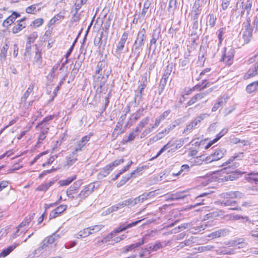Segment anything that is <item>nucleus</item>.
<instances>
[{"label": "nucleus", "mask_w": 258, "mask_h": 258, "mask_svg": "<svg viewBox=\"0 0 258 258\" xmlns=\"http://www.w3.org/2000/svg\"><path fill=\"white\" fill-rule=\"evenodd\" d=\"M239 165L237 162H234L231 166L225 167L221 169L220 172L222 173H226L224 176H221L219 180L222 181H232L237 179L239 176L242 175L245 172H241L238 170H235Z\"/></svg>", "instance_id": "nucleus-1"}, {"label": "nucleus", "mask_w": 258, "mask_h": 258, "mask_svg": "<svg viewBox=\"0 0 258 258\" xmlns=\"http://www.w3.org/2000/svg\"><path fill=\"white\" fill-rule=\"evenodd\" d=\"M146 30L145 28L141 29L138 33L137 38L132 48V51L136 54L138 57L141 52L143 50V46L144 45L145 41L146 39Z\"/></svg>", "instance_id": "nucleus-2"}, {"label": "nucleus", "mask_w": 258, "mask_h": 258, "mask_svg": "<svg viewBox=\"0 0 258 258\" xmlns=\"http://www.w3.org/2000/svg\"><path fill=\"white\" fill-rule=\"evenodd\" d=\"M209 116L208 113H202L192 120L189 123L186 125L182 133L183 134H189L196 127H199L202 120Z\"/></svg>", "instance_id": "nucleus-3"}, {"label": "nucleus", "mask_w": 258, "mask_h": 258, "mask_svg": "<svg viewBox=\"0 0 258 258\" xmlns=\"http://www.w3.org/2000/svg\"><path fill=\"white\" fill-rule=\"evenodd\" d=\"M178 125L176 121L172 122L168 125L162 132H159L156 135L154 136L152 139H150V142H156L163 139L166 135H168L171 131L173 130Z\"/></svg>", "instance_id": "nucleus-4"}, {"label": "nucleus", "mask_w": 258, "mask_h": 258, "mask_svg": "<svg viewBox=\"0 0 258 258\" xmlns=\"http://www.w3.org/2000/svg\"><path fill=\"white\" fill-rule=\"evenodd\" d=\"M95 188L94 183L89 184L83 189L81 192L76 196V199L79 200L78 204L83 202L91 193L94 191Z\"/></svg>", "instance_id": "nucleus-5"}, {"label": "nucleus", "mask_w": 258, "mask_h": 258, "mask_svg": "<svg viewBox=\"0 0 258 258\" xmlns=\"http://www.w3.org/2000/svg\"><path fill=\"white\" fill-rule=\"evenodd\" d=\"M234 53L235 50L233 48L230 47L228 49L226 47H224V52L222 54L221 61H223L227 66H230L233 63Z\"/></svg>", "instance_id": "nucleus-6"}, {"label": "nucleus", "mask_w": 258, "mask_h": 258, "mask_svg": "<svg viewBox=\"0 0 258 258\" xmlns=\"http://www.w3.org/2000/svg\"><path fill=\"white\" fill-rule=\"evenodd\" d=\"M91 136L92 135L91 134L86 135L82 138L79 141L77 142L76 146L72 153L73 155H77L79 152H81L83 150L84 147L90 140Z\"/></svg>", "instance_id": "nucleus-7"}, {"label": "nucleus", "mask_w": 258, "mask_h": 258, "mask_svg": "<svg viewBox=\"0 0 258 258\" xmlns=\"http://www.w3.org/2000/svg\"><path fill=\"white\" fill-rule=\"evenodd\" d=\"M110 71L104 72L102 73H95L94 76V85H105Z\"/></svg>", "instance_id": "nucleus-8"}, {"label": "nucleus", "mask_w": 258, "mask_h": 258, "mask_svg": "<svg viewBox=\"0 0 258 258\" xmlns=\"http://www.w3.org/2000/svg\"><path fill=\"white\" fill-rule=\"evenodd\" d=\"M244 30H243L242 37L244 41L246 42L249 41L250 37L252 36V29L250 27V18L247 17L246 22L244 23Z\"/></svg>", "instance_id": "nucleus-9"}, {"label": "nucleus", "mask_w": 258, "mask_h": 258, "mask_svg": "<svg viewBox=\"0 0 258 258\" xmlns=\"http://www.w3.org/2000/svg\"><path fill=\"white\" fill-rule=\"evenodd\" d=\"M59 237V235L56 233H53L50 236L45 238L42 241L41 245L38 248L37 250L41 251L45 248L49 244H51Z\"/></svg>", "instance_id": "nucleus-10"}, {"label": "nucleus", "mask_w": 258, "mask_h": 258, "mask_svg": "<svg viewBox=\"0 0 258 258\" xmlns=\"http://www.w3.org/2000/svg\"><path fill=\"white\" fill-rule=\"evenodd\" d=\"M201 29H199V23L197 20H195L192 26L190 34L192 44H196V41L199 40Z\"/></svg>", "instance_id": "nucleus-11"}, {"label": "nucleus", "mask_w": 258, "mask_h": 258, "mask_svg": "<svg viewBox=\"0 0 258 258\" xmlns=\"http://www.w3.org/2000/svg\"><path fill=\"white\" fill-rule=\"evenodd\" d=\"M142 220H138L132 222L131 223H123L120 224L119 227L116 228L114 231H112L110 234L112 235H114L115 234L120 233L123 231L125 230L128 228H130L133 226H136L138 224H139Z\"/></svg>", "instance_id": "nucleus-12"}, {"label": "nucleus", "mask_w": 258, "mask_h": 258, "mask_svg": "<svg viewBox=\"0 0 258 258\" xmlns=\"http://www.w3.org/2000/svg\"><path fill=\"white\" fill-rule=\"evenodd\" d=\"M186 192V190H183L181 191H177L176 193L170 194L169 196L166 195H165L166 201H173L180 199H183L187 196V195L185 194Z\"/></svg>", "instance_id": "nucleus-13"}, {"label": "nucleus", "mask_w": 258, "mask_h": 258, "mask_svg": "<svg viewBox=\"0 0 258 258\" xmlns=\"http://www.w3.org/2000/svg\"><path fill=\"white\" fill-rule=\"evenodd\" d=\"M254 60L256 61L255 64L253 67L249 69L247 72L245 74L244 76L245 79H248L258 74V52L257 53L254 55Z\"/></svg>", "instance_id": "nucleus-14"}, {"label": "nucleus", "mask_w": 258, "mask_h": 258, "mask_svg": "<svg viewBox=\"0 0 258 258\" xmlns=\"http://www.w3.org/2000/svg\"><path fill=\"white\" fill-rule=\"evenodd\" d=\"M10 41L6 39L3 46L1 48L0 60L1 62L6 61L7 60V53L10 46Z\"/></svg>", "instance_id": "nucleus-15"}, {"label": "nucleus", "mask_w": 258, "mask_h": 258, "mask_svg": "<svg viewBox=\"0 0 258 258\" xmlns=\"http://www.w3.org/2000/svg\"><path fill=\"white\" fill-rule=\"evenodd\" d=\"M226 150L224 149H217L215 150L213 153H212L209 156L210 162L217 161L222 158L226 153Z\"/></svg>", "instance_id": "nucleus-16"}, {"label": "nucleus", "mask_w": 258, "mask_h": 258, "mask_svg": "<svg viewBox=\"0 0 258 258\" xmlns=\"http://www.w3.org/2000/svg\"><path fill=\"white\" fill-rule=\"evenodd\" d=\"M144 108L141 107L135 113H133L130 118V121L127 122L126 126H131L133 122L136 121L141 116L143 115Z\"/></svg>", "instance_id": "nucleus-17"}, {"label": "nucleus", "mask_w": 258, "mask_h": 258, "mask_svg": "<svg viewBox=\"0 0 258 258\" xmlns=\"http://www.w3.org/2000/svg\"><path fill=\"white\" fill-rule=\"evenodd\" d=\"M34 216H35V214L33 213L32 215H30L25 218L24 220L23 221H22L17 227L18 229H17V231L16 232V233H15L14 234V236H13L14 238H16L17 236L19 235V234L18 233L19 231V229L20 228H22V227L26 226V225H28L30 223V222L34 219Z\"/></svg>", "instance_id": "nucleus-18"}, {"label": "nucleus", "mask_w": 258, "mask_h": 258, "mask_svg": "<svg viewBox=\"0 0 258 258\" xmlns=\"http://www.w3.org/2000/svg\"><path fill=\"white\" fill-rule=\"evenodd\" d=\"M202 7V5L201 0H196L192 8V12L194 14V20L198 19V16L201 13Z\"/></svg>", "instance_id": "nucleus-19"}, {"label": "nucleus", "mask_w": 258, "mask_h": 258, "mask_svg": "<svg viewBox=\"0 0 258 258\" xmlns=\"http://www.w3.org/2000/svg\"><path fill=\"white\" fill-rule=\"evenodd\" d=\"M26 18H23L17 22L18 24L14 26L12 29L13 33L17 34L26 27Z\"/></svg>", "instance_id": "nucleus-20"}, {"label": "nucleus", "mask_w": 258, "mask_h": 258, "mask_svg": "<svg viewBox=\"0 0 258 258\" xmlns=\"http://www.w3.org/2000/svg\"><path fill=\"white\" fill-rule=\"evenodd\" d=\"M35 86V83L32 82L31 83L28 88L26 91L25 92L24 95L22 96L21 99V102L20 103V106L21 107L23 104L24 103V106L26 105V101L29 96L30 95V93L33 91V89Z\"/></svg>", "instance_id": "nucleus-21"}, {"label": "nucleus", "mask_w": 258, "mask_h": 258, "mask_svg": "<svg viewBox=\"0 0 258 258\" xmlns=\"http://www.w3.org/2000/svg\"><path fill=\"white\" fill-rule=\"evenodd\" d=\"M146 238L145 237L142 238L141 239H139L137 242L126 246L123 250V252L126 253L130 251H131L133 249L137 248L140 246L141 245H143L145 243L147 242V240H146Z\"/></svg>", "instance_id": "nucleus-22"}, {"label": "nucleus", "mask_w": 258, "mask_h": 258, "mask_svg": "<svg viewBox=\"0 0 258 258\" xmlns=\"http://www.w3.org/2000/svg\"><path fill=\"white\" fill-rule=\"evenodd\" d=\"M252 6V0H247L244 3V5L242 7H243V10H242L239 13V15L241 16H242L244 12L246 13V17H248V15L250 14V13L251 10V8Z\"/></svg>", "instance_id": "nucleus-23"}, {"label": "nucleus", "mask_w": 258, "mask_h": 258, "mask_svg": "<svg viewBox=\"0 0 258 258\" xmlns=\"http://www.w3.org/2000/svg\"><path fill=\"white\" fill-rule=\"evenodd\" d=\"M138 132V130L135 128L131 133L129 134L128 136L124 137L123 138L121 143L123 144H126L127 143L134 141L136 137L137 136Z\"/></svg>", "instance_id": "nucleus-24"}, {"label": "nucleus", "mask_w": 258, "mask_h": 258, "mask_svg": "<svg viewBox=\"0 0 258 258\" xmlns=\"http://www.w3.org/2000/svg\"><path fill=\"white\" fill-rule=\"evenodd\" d=\"M243 156V153H239L236 155H234L233 156H231L228 160H227L226 162H224L222 165L221 166H231L234 163L233 162L237 159H241Z\"/></svg>", "instance_id": "nucleus-25"}, {"label": "nucleus", "mask_w": 258, "mask_h": 258, "mask_svg": "<svg viewBox=\"0 0 258 258\" xmlns=\"http://www.w3.org/2000/svg\"><path fill=\"white\" fill-rule=\"evenodd\" d=\"M42 59L41 50L36 47L35 49V55L34 57V63L40 68L42 64Z\"/></svg>", "instance_id": "nucleus-26"}, {"label": "nucleus", "mask_w": 258, "mask_h": 258, "mask_svg": "<svg viewBox=\"0 0 258 258\" xmlns=\"http://www.w3.org/2000/svg\"><path fill=\"white\" fill-rule=\"evenodd\" d=\"M170 113L171 110L170 109L163 112L162 114L155 119V126H159L160 123L169 115Z\"/></svg>", "instance_id": "nucleus-27"}, {"label": "nucleus", "mask_w": 258, "mask_h": 258, "mask_svg": "<svg viewBox=\"0 0 258 258\" xmlns=\"http://www.w3.org/2000/svg\"><path fill=\"white\" fill-rule=\"evenodd\" d=\"M82 5H83V4H82L79 0H76L74 5V10H72V13L74 11L73 17L75 18L74 21L76 22L78 21L80 19V16H77V13L79 10L81 8Z\"/></svg>", "instance_id": "nucleus-28"}, {"label": "nucleus", "mask_w": 258, "mask_h": 258, "mask_svg": "<svg viewBox=\"0 0 258 258\" xmlns=\"http://www.w3.org/2000/svg\"><path fill=\"white\" fill-rule=\"evenodd\" d=\"M112 169L111 168L110 166L108 164L105 166L102 170H101L97 175L98 179H101L107 176Z\"/></svg>", "instance_id": "nucleus-29"}, {"label": "nucleus", "mask_w": 258, "mask_h": 258, "mask_svg": "<svg viewBox=\"0 0 258 258\" xmlns=\"http://www.w3.org/2000/svg\"><path fill=\"white\" fill-rule=\"evenodd\" d=\"M106 63L104 61H100L98 62L96 69L95 71V73H103L104 72L110 71L109 70H107L106 68Z\"/></svg>", "instance_id": "nucleus-30"}, {"label": "nucleus", "mask_w": 258, "mask_h": 258, "mask_svg": "<svg viewBox=\"0 0 258 258\" xmlns=\"http://www.w3.org/2000/svg\"><path fill=\"white\" fill-rule=\"evenodd\" d=\"M219 202L220 205L223 207L235 206L237 205V202L232 199H223Z\"/></svg>", "instance_id": "nucleus-31"}, {"label": "nucleus", "mask_w": 258, "mask_h": 258, "mask_svg": "<svg viewBox=\"0 0 258 258\" xmlns=\"http://www.w3.org/2000/svg\"><path fill=\"white\" fill-rule=\"evenodd\" d=\"M160 36V30L155 29L153 31L152 39L150 40V47H151L152 45H154L155 48L156 47V42L159 39Z\"/></svg>", "instance_id": "nucleus-32"}, {"label": "nucleus", "mask_w": 258, "mask_h": 258, "mask_svg": "<svg viewBox=\"0 0 258 258\" xmlns=\"http://www.w3.org/2000/svg\"><path fill=\"white\" fill-rule=\"evenodd\" d=\"M173 145V144L171 143V142H169L167 144H166V145H165L159 151V152L157 153V155L154 156V157H152L150 160V161H152V160H153L155 159H156L157 158H158L159 156H160L164 152H165L166 150H169L170 148Z\"/></svg>", "instance_id": "nucleus-33"}, {"label": "nucleus", "mask_w": 258, "mask_h": 258, "mask_svg": "<svg viewBox=\"0 0 258 258\" xmlns=\"http://www.w3.org/2000/svg\"><path fill=\"white\" fill-rule=\"evenodd\" d=\"M151 5V3L149 0H146L144 3L143 8L141 13V17H145L146 14H150L151 10L149 11V8Z\"/></svg>", "instance_id": "nucleus-34"}, {"label": "nucleus", "mask_w": 258, "mask_h": 258, "mask_svg": "<svg viewBox=\"0 0 258 258\" xmlns=\"http://www.w3.org/2000/svg\"><path fill=\"white\" fill-rule=\"evenodd\" d=\"M224 33V29L223 28H221L218 30L217 35H218V40H219V42L217 44L218 47H219V46L222 43V42L223 41L222 36H223V35ZM218 48H217L215 49V50L213 51V57H214L215 56V55L216 53L217 52V51H218Z\"/></svg>", "instance_id": "nucleus-35"}, {"label": "nucleus", "mask_w": 258, "mask_h": 258, "mask_svg": "<svg viewBox=\"0 0 258 258\" xmlns=\"http://www.w3.org/2000/svg\"><path fill=\"white\" fill-rule=\"evenodd\" d=\"M144 90L139 89H137L136 91H135V96L134 98V101L135 103L137 104V105H139L140 103V102L142 101V96H143V92Z\"/></svg>", "instance_id": "nucleus-36"}, {"label": "nucleus", "mask_w": 258, "mask_h": 258, "mask_svg": "<svg viewBox=\"0 0 258 258\" xmlns=\"http://www.w3.org/2000/svg\"><path fill=\"white\" fill-rule=\"evenodd\" d=\"M173 67V64L172 63H169V64L167 65L166 69L164 71L162 79L168 80V78L172 71Z\"/></svg>", "instance_id": "nucleus-37"}, {"label": "nucleus", "mask_w": 258, "mask_h": 258, "mask_svg": "<svg viewBox=\"0 0 258 258\" xmlns=\"http://www.w3.org/2000/svg\"><path fill=\"white\" fill-rule=\"evenodd\" d=\"M208 20L207 25H209L211 28H213L216 24L217 17L213 14H210L208 16Z\"/></svg>", "instance_id": "nucleus-38"}, {"label": "nucleus", "mask_w": 258, "mask_h": 258, "mask_svg": "<svg viewBox=\"0 0 258 258\" xmlns=\"http://www.w3.org/2000/svg\"><path fill=\"white\" fill-rule=\"evenodd\" d=\"M92 233L93 232L91 231V228L89 227L80 231L78 234L77 238L85 237Z\"/></svg>", "instance_id": "nucleus-39"}, {"label": "nucleus", "mask_w": 258, "mask_h": 258, "mask_svg": "<svg viewBox=\"0 0 258 258\" xmlns=\"http://www.w3.org/2000/svg\"><path fill=\"white\" fill-rule=\"evenodd\" d=\"M258 87V81L253 82L248 85L246 88V90L247 93H251L254 92Z\"/></svg>", "instance_id": "nucleus-40"}, {"label": "nucleus", "mask_w": 258, "mask_h": 258, "mask_svg": "<svg viewBox=\"0 0 258 258\" xmlns=\"http://www.w3.org/2000/svg\"><path fill=\"white\" fill-rule=\"evenodd\" d=\"M16 247V245H11L8 247L4 249L0 253V258L1 257H6Z\"/></svg>", "instance_id": "nucleus-41"}, {"label": "nucleus", "mask_w": 258, "mask_h": 258, "mask_svg": "<svg viewBox=\"0 0 258 258\" xmlns=\"http://www.w3.org/2000/svg\"><path fill=\"white\" fill-rule=\"evenodd\" d=\"M72 154L70 156H68L66 157V163L64 166H68L69 167L73 165L77 160V157H73Z\"/></svg>", "instance_id": "nucleus-42"}, {"label": "nucleus", "mask_w": 258, "mask_h": 258, "mask_svg": "<svg viewBox=\"0 0 258 258\" xmlns=\"http://www.w3.org/2000/svg\"><path fill=\"white\" fill-rule=\"evenodd\" d=\"M76 178V176L74 175L71 177H69L66 179L59 180L58 183L60 186H66L70 184Z\"/></svg>", "instance_id": "nucleus-43"}, {"label": "nucleus", "mask_w": 258, "mask_h": 258, "mask_svg": "<svg viewBox=\"0 0 258 258\" xmlns=\"http://www.w3.org/2000/svg\"><path fill=\"white\" fill-rule=\"evenodd\" d=\"M189 138L188 137H187V138H185L184 139H180L178 141H176V145H175V147L174 148H171V150H169L168 151V152H170L171 151H176V150H177L178 149L180 148L181 147H182L183 144H184V143L185 142V141L186 140V139H188Z\"/></svg>", "instance_id": "nucleus-44"}, {"label": "nucleus", "mask_w": 258, "mask_h": 258, "mask_svg": "<svg viewBox=\"0 0 258 258\" xmlns=\"http://www.w3.org/2000/svg\"><path fill=\"white\" fill-rule=\"evenodd\" d=\"M149 120L150 119L149 117H146L143 118L141 121H140L135 129H138V132H139L143 127H144L147 124H148Z\"/></svg>", "instance_id": "nucleus-45"}, {"label": "nucleus", "mask_w": 258, "mask_h": 258, "mask_svg": "<svg viewBox=\"0 0 258 258\" xmlns=\"http://www.w3.org/2000/svg\"><path fill=\"white\" fill-rule=\"evenodd\" d=\"M54 182L53 181H50L48 183H45L44 184H42L40 185L37 187V190L39 191H46L49 187H50L52 185H53Z\"/></svg>", "instance_id": "nucleus-46"}, {"label": "nucleus", "mask_w": 258, "mask_h": 258, "mask_svg": "<svg viewBox=\"0 0 258 258\" xmlns=\"http://www.w3.org/2000/svg\"><path fill=\"white\" fill-rule=\"evenodd\" d=\"M94 87H97V89L96 90V94L99 95V97H100L102 94L103 93H104L105 94V92H104L105 91H107V88L105 86V85H94Z\"/></svg>", "instance_id": "nucleus-47"}, {"label": "nucleus", "mask_w": 258, "mask_h": 258, "mask_svg": "<svg viewBox=\"0 0 258 258\" xmlns=\"http://www.w3.org/2000/svg\"><path fill=\"white\" fill-rule=\"evenodd\" d=\"M147 74L145 73L143 75L142 77L141 81L140 82V84L138 86L139 89H141L142 90H144V89L147 86Z\"/></svg>", "instance_id": "nucleus-48"}, {"label": "nucleus", "mask_w": 258, "mask_h": 258, "mask_svg": "<svg viewBox=\"0 0 258 258\" xmlns=\"http://www.w3.org/2000/svg\"><path fill=\"white\" fill-rule=\"evenodd\" d=\"M83 60H80L79 61H76L74 68L72 70V74L74 75V76H75L78 73L79 69L82 64Z\"/></svg>", "instance_id": "nucleus-49"}, {"label": "nucleus", "mask_w": 258, "mask_h": 258, "mask_svg": "<svg viewBox=\"0 0 258 258\" xmlns=\"http://www.w3.org/2000/svg\"><path fill=\"white\" fill-rule=\"evenodd\" d=\"M156 190L152 191L149 192L144 193L143 194L140 196L141 203L143 202L145 200H147L149 198L153 197L155 196Z\"/></svg>", "instance_id": "nucleus-50"}, {"label": "nucleus", "mask_w": 258, "mask_h": 258, "mask_svg": "<svg viewBox=\"0 0 258 258\" xmlns=\"http://www.w3.org/2000/svg\"><path fill=\"white\" fill-rule=\"evenodd\" d=\"M207 84L208 83L206 84L204 86H202V84H198V85L195 86L194 87L188 90L186 94L188 95L190 94L192 91H194L196 89H199L200 90H203L207 87Z\"/></svg>", "instance_id": "nucleus-51"}, {"label": "nucleus", "mask_w": 258, "mask_h": 258, "mask_svg": "<svg viewBox=\"0 0 258 258\" xmlns=\"http://www.w3.org/2000/svg\"><path fill=\"white\" fill-rule=\"evenodd\" d=\"M125 43V42L120 39L118 44L117 45V47L115 51V52L117 53V55H120L121 54L122 50L124 47Z\"/></svg>", "instance_id": "nucleus-52"}, {"label": "nucleus", "mask_w": 258, "mask_h": 258, "mask_svg": "<svg viewBox=\"0 0 258 258\" xmlns=\"http://www.w3.org/2000/svg\"><path fill=\"white\" fill-rule=\"evenodd\" d=\"M15 20L13 18V16L12 15L8 17L5 21L3 22V26L5 27H8L9 26L12 25L14 22Z\"/></svg>", "instance_id": "nucleus-53"}, {"label": "nucleus", "mask_w": 258, "mask_h": 258, "mask_svg": "<svg viewBox=\"0 0 258 258\" xmlns=\"http://www.w3.org/2000/svg\"><path fill=\"white\" fill-rule=\"evenodd\" d=\"M207 227V225L203 223L200 226H198L196 227H193L191 228L190 231L191 232L194 233H197L199 232H201L202 230H204L205 229L206 227Z\"/></svg>", "instance_id": "nucleus-54"}, {"label": "nucleus", "mask_w": 258, "mask_h": 258, "mask_svg": "<svg viewBox=\"0 0 258 258\" xmlns=\"http://www.w3.org/2000/svg\"><path fill=\"white\" fill-rule=\"evenodd\" d=\"M144 170V167H138L136 169L132 171L130 174L126 175L129 176L130 179L132 177H136L138 174Z\"/></svg>", "instance_id": "nucleus-55"}, {"label": "nucleus", "mask_w": 258, "mask_h": 258, "mask_svg": "<svg viewBox=\"0 0 258 258\" xmlns=\"http://www.w3.org/2000/svg\"><path fill=\"white\" fill-rule=\"evenodd\" d=\"M54 115H48L46 116L41 122L38 124V126L44 125V126H48V121L53 119Z\"/></svg>", "instance_id": "nucleus-56"}, {"label": "nucleus", "mask_w": 258, "mask_h": 258, "mask_svg": "<svg viewBox=\"0 0 258 258\" xmlns=\"http://www.w3.org/2000/svg\"><path fill=\"white\" fill-rule=\"evenodd\" d=\"M54 115H48L46 116L41 122L38 124V126L44 125V126H48V121L53 119Z\"/></svg>", "instance_id": "nucleus-57"}, {"label": "nucleus", "mask_w": 258, "mask_h": 258, "mask_svg": "<svg viewBox=\"0 0 258 258\" xmlns=\"http://www.w3.org/2000/svg\"><path fill=\"white\" fill-rule=\"evenodd\" d=\"M207 55V46L201 45L199 51V58L202 59Z\"/></svg>", "instance_id": "nucleus-58"}, {"label": "nucleus", "mask_w": 258, "mask_h": 258, "mask_svg": "<svg viewBox=\"0 0 258 258\" xmlns=\"http://www.w3.org/2000/svg\"><path fill=\"white\" fill-rule=\"evenodd\" d=\"M165 246V244H163V242H161L159 241H156L154 244H153L152 251H156L162 248Z\"/></svg>", "instance_id": "nucleus-59"}, {"label": "nucleus", "mask_w": 258, "mask_h": 258, "mask_svg": "<svg viewBox=\"0 0 258 258\" xmlns=\"http://www.w3.org/2000/svg\"><path fill=\"white\" fill-rule=\"evenodd\" d=\"M158 126H155V123L151 125V126L146 128L142 133L141 135V138H144L147 135L152 132L153 130L157 127Z\"/></svg>", "instance_id": "nucleus-60"}, {"label": "nucleus", "mask_w": 258, "mask_h": 258, "mask_svg": "<svg viewBox=\"0 0 258 258\" xmlns=\"http://www.w3.org/2000/svg\"><path fill=\"white\" fill-rule=\"evenodd\" d=\"M37 37V33L36 32H34L28 36L27 42H28L29 44H31L32 43H33L35 41Z\"/></svg>", "instance_id": "nucleus-61"}, {"label": "nucleus", "mask_w": 258, "mask_h": 258, "mask_svg": "<svg viewBox=\"0 0 258 258\" xmlns=\"http://www.w3.org/2000/svg\"><path fill=\"white\" fill-rule=\"evenodd\" d=\"M64 18V16L60 12V13L55 15L53 17V18L50 20V23L51 24L53 25V24H55L57 21H58L59 20H60L62 18Z\"/></svg>", "instance_id": "nucleus-62"}, {"label": "nucleus", "mask_w": 258, "mask_h": 258, "mask_svg": "<svg viewBox=\"0 0 258 258\" xmlns=\"http://www.w3.org/2000/svg\"><path fill=\"white\" fill-rule=\"evenodd\" d=\"M124 161V160L123 158H121L120 159L115 160L113 162L108 164V165H110L111 168L113 169L114 167L117 166L120 164L123 163Z\"/></svg>", "instance_id": "nucleus-63"}, {"label": "nucleus", "mask_w": 258, "mask_h": 258, "mask_svg": "<svg viewBox=\"0 0 258 258\" xmlns=\"http://www.w3.org/2000/svg\"><path fill=\"white\" fill-rule=\"evenodd\" d=\"M43 19H42V18H38V19H35L34 20L32 24H31V26H33L34 27H39L41 25H42V24L43 23Z\"/></svg>", "instance_id": "nucleus-64"}]
</instances>
